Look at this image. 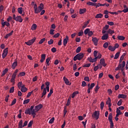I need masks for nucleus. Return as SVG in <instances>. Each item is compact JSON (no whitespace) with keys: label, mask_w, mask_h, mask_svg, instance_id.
I'll use <instances>...</instances> for the list:
<instances>
[{"label":"nucleus","mask_w":128,"mask_h":128,"mask_svg":"<svg viewBox=\"0 0 128 128\" xmlns=\"http://www.w3.org/2000/svg\"><path fill=\"white\" fill-rule=\"evenodd\" d=\"M120 52H118L116 54L114 58V60H116L118 58V56H120Z\"/></svg>","instance_id":"obj_33"},{"label":"nucleus","mask_w":128,"mask_h":128,"mask_svg":"<svg viewBox=\"0 0 128 128\" xmlns=\"http://www.w3.org/2000/svg\"><path fill=\"white\" fill-rule=\"evenodd\" d=\"M84 56V53H79L74 56V62H76V60H82Z\"/></svg>","instance_id":"obj_2"},{"label":"nucleus","mask_w":128,"mask_h":128,"mask_svg":"<svg viewBox=\"0 0 128 128\" xmlns=\"http://www.w3.org/2000/svg\"><path fill=\"white\" fill-rule=\"evenodd\" d=\"M108 43L107 42H106L104 44L103 47L104 48H108Z\"/></svg>","instance_id":"obj_46"},{"label":"nucleus","mask_w":128,"mask_h":128,"mask_svg":"<svg viewBox=\"0 0 128 128\" xmlns=\"http://www.w3.org/2000/svg\"><path fill=\"white\" fill-rule=\"evenodd\" d=\"M108 24H109V26H114V24L112 22H107Z\"/></svg>","instance_id":"obj_56"},{"label":"nucleus","mask_w":128,"mask_h":128,"mask_svg":"<svg viewBox=\"0 0 128 128\" xmlns=\"http://www.w3.org/2000/svg\"><path fill=\"white\" fill-rule=\"evenodd\" d=\"M98 50H94V58H96L97 56H98Z\"/></svg>","instance_id":"obj_54"},{"label":"nucleus","mask_w":128,"mask_h":128,"mask_svg":"<svg viewBox=\"0 0 128 128\" xmlns=\"http://www.w3.org/2000/svg\"><path fill=\"white\" fill-rule=\"evenodd\" d=\"M107 32L108 34H114V31L111 30L110 29H109L108 31Z\"/></svg>","instance_id":"obj_38"},{"label":"nucleus","mask_w":128,"mask_h":128,"mask_svg":"<svg viewBox=\"0 0 128 128\" xmlns=\"http://www.w3.org/2000/svg\"><path fill=\"white\" fill-rule=\"evenodd\" d=\"M126 66V61H123L122 62V66L121 68V70L122 72H124V68Z\"/></svg>","instance_id":"obj_21"},{"label":"nucleus","mask_w":128,"mask_h":128,"mask_svg":"<svg viewBox=\"0 0 128 128\" xmlns=\"http://www.w3.org/2000/svg\"><path fill=\"white\" fill-rule=\"evenodd\" d=\"M84 80H86V82H90V78L88 76H86L84 78Z\"/></svg>","instance_id":"obj_60"},{"label":"nucleus","mask_w":128,"mask_h":128,"mask_svg":"<svg viewBox=\"0 0 128 128\" xmlns=\"http://www.w3.org/2000/svg\"><path fill=\"white\" fill-rule=\"evenodd\" d=\"M118 38L120 40H124L126 38L122 36H118Z\"/></svg>","instance_id":"obj_28"},{"label":"nucleus","mask_w":128,"mask_h":128,"mask_svg":"<svg viewBox=\"0 0 128 128\" xmlns=\"http://www.w3.org/2000/svg\"><path fill=\"white\" fill-rule=\"evenodd\" d=\"M2 28H4V26H10V22H3L2 21Z\"/></svg>","instance_id":"obj_12"},{"label":"nucleus","mask_w":128,"mask_h":128,"mask_svg":"<svg viewBox=\"0 0 128 128\" xmlns=\"http://www.w3.org/2000/svg\"><path fill=\"white\" fill-rule=\"evenodd\" d=\"M41 10H42L38 7V8L34 10V14H39V12H40Z\"/></svg>","instance_id":"obj_34"},{"label":"nucleus","mask_w":128,"mask_h":128,"mask_svg":"<svg viewBox=\"0 0 128 128\" xmlns=\"http://www.w3.org/2000/svg\"><path fill=\"white\" fill-rule=\"evenodd\" d=\"M100 106V108L102 110H104V102H101Z\"/></svg>","instance_id":"obj_42"},{"label":"nucleus","mask_w":128,"mask_h":128,"mask_svg":"<svg viewBox=\"0 0 128 128\" xmlns=\"http://www.w3.org/2000/svg\"><path fill=\"white\" fill-rule=\"evenodd\" d=\"M86 12V8H84L83 9H80V10H79V14H84Z\"/></svg>","instance_id":"obj_17"},{"label":"nucleus","mask_w":128,"mask_h":128,"mask_svg":"<svg viewBox=\"0 0 128 128\" xmlns=\"http://www.w3.org/2000/svg\"><path fill=\"white\" fill-rule=\"evenodd\" d=\"M18 72V70L16 69L15 72L13 73L12 76H16V74Z\"/></svg>","instance_id":"obj_48"},{"label":"nucleus","mask_w":128,"mask_h":128,"mask_svg":"<svg viewBox=\"0 0 128 128\" xmlns=\"http://www.w3.org/2000/svg\"><path fill=\"white\" fill-rule=\"evenodd\" d=\"M18 14H22V8H18Z\"/></svg>","instance_id":"obj_36"},{"label":"nucleus","mask_w":128,"mask_h":128,"mask_svg":"<svg viewBox=\"0 0 128 128\" xmlns=\"http://www.w3.org/2000/svg\"><path fill=\"white\" fill-rule=\"evenodd\" d=\"M108 49L109 50H110L111 52H114V50H116L114 48L112 47V46H108Z\"/></svg>","instance_id":"obj_30"},{"label":"nucleus","mask_w":128,"mask_h":128,"mask_svg":"<svg viewBox=\"0 0 128 128\" xmlns=\"http://www.w3.org/2000/svg\"><path fill=\"white\" fill-rule=\"evenodd\" d=\"M8 72V68H6L3 71L1 76H4Z\"/></svg>","instance_id":"obj_22"},{"label":"nucleus","mask_w":128,"mask_h":128,"mask_svg":"<svg viewBox=\"0 0 128 128\" xmlns=\"http://www.w3.org/2000/svg\"><path fill=\"white\" fill-rule=\"evenodd\" d=\"M14 80H16V76H14V75H12L10 82L13 83V85L14 84Z\"/></svg>","instance_id":"obj_29"},{"label":"nucleus","mask_w":128,"mask_h":128,"mask_svg":"<svg viewBox=\"0 0 128 128\" xmlns=\"http://www.w3.org/2000/svg\"><path fill=\"white\" fill-rule=\"evenodd\" d=\"M22 20L21 16H16V18H15V20L16 22H22Z\"/></svg>","instance_id":"obj_13"},{"label":"nucleus","mask_w":128,"mask_h":128,"mask_svg":"<svg viewBox=\"0 0 128 128\" xmlns=\"http://www.w3.org/2000/svg\"><path fill=\"white\" fill-rule=\"evenodd\" d=\"M90 64H85L82 66V68H90Z\"/></svg>","instance_id":"obj_49"},{"label":"nucleus","mask_w":128,"mask_h":128,"mask_svg":"<svg viewBox=\"0 0 128 128\" xmlns=\"http://www.w3.org/2000/svg\"><path fill=\"white\" fill-rule=\"evenodd\" d=\"M26 114H32V112L30 111V108H27L25 111Z\"/></svg>","instance_id":"obj_25"},{"label":"nucleus","mask_w":128,"mask_h":128,"mask_svg":"<svg viewBox=\"0 0 128 128\" xmlns=\"http://www.w3.org/2000/svg\"><path fill=\"white\" fill-rule=\"evenodd\" d=\"M100 64H102L103 66H106V64L104 62V58H102L100 60Z\"/></svg>","instance_id":"obj_15"},{"label":"nucleus","mask_w":128,"mask_h":128,"mask_svg":"<svg viewBox=\"0 0 128 128\" xmlns=\"http://www.w3.org/2000/svg\"><path fill=\"white\" fill-rule=\"evenodd\" d=\"M96 60H98V58L100 59L102 58V54H100V53H98V56L96 57Z\"/></svg>","instance_id":"obj_59"},{"label":"nucleus","mask_w":128,"mask_h":128,"mask_svg":"<svg viewBox=\"0 0 128 128\" xmlns=\"http://www.w3.org/2000/svg\"><path fill=\"white\" fill-rule=\"evenodd\" d=\"M8 48H6L3 52V54H2V58H4L6 56H8Z\"/></svg>","instance_id":"obj_8"},{"label":"nucleus","mask_w":128,"mask_h":128,"mask_svg":"<svg viewBox=\"0 0 128 128\" xmlns=\"http://www.w3.org/2000/svg\"><path fill=\"white\" fill-rule=\"evenodd\" d=\"M20 90L22 92H26L28 90V88H21Z\"/></svg>","instance_id":"obj_44"},{"label":"nucleus","mask_w":128,"mask_h":128,"mask_svg":"<svg viewBox=\"0 0 128 128\" xmlns=\"http://www.w3.org/2000/svg\"><path fill=\"white\" fill-rule=\"evenodd\" d=\"M32 92H34V90L31 92H29L26 96V98H30V96H32Z\"/></svg>","instance_id":"obj_57"},{"label":"nucleus","mask_w":128,"mask_h":128,"mask_svg":"<svg viewBox=\"0 0 128 128\" xmlns=\"http://www.w3.org/2000/svg\"><path fill=\"white\" fill-rule=\"evenodd\" d=\"M18 127L20 128H23V126H22V120H20V122L18 123Z\"/></svg>","instance_id":"obj_37"},{"label":"nucleus","mask_w":128,"mask_h":128,"mask_svg":"<svg viewBox=\"0 0 128 128\" xmlns=\"http://www.w3.org/2000/svg\"><path fill=\"white\" fill-rule=\"evenodd\" d=\"M92 40L94 46H98V38H92Z\"/></svg>","instance_id":"obj_14"},{"label":"nucleus","mask_w":128,"mask_h":128,"mask_svg":"<svg viewBox=\"0 0 128 128\" xmlns=\"http://www.w3.org/2000/svg\"><path fill=\"white\" fill-rule=\"evenodd\" d=\"M44 40H46V38H43L42 39H41L40 40V41L39 42V44H43L44 42Z\"/></svg>","instance_id":"obj_47"},{"label":"nucleus","mask_w":128,"mask_h":128,"mask_svg":"<svg viewBox=\"0 0 128 128\" xmlns=\"http://www.w3.org/2000/svg\"><path fill=\"white\" fill-rule=\"evenodd\" d=\"M36 37H34V38L28 40V42H25L26 44H27V46H32V44L36 41Z\"/></svg>","instance_id":"obj_6"},{"label":"nucleus","mask_w":128,"mask_h":128,"mask_svg":"<svg viewBox=\"0 0 128 128\" xmlns=\"http://www.w3.org/2000/svg\"><path fill=\"white\" fill-rule=\"evenodd\" d=\"M78 94V91L74 92L72 96V98H74V96H76V94Z\"/></svg>","instance_id":"obj_32"},{"label":"nucleus","mask_w":128,"mask_h":128,"mask_svg":"<svg viewBox=\"0 0 128 128\" xmlns=\"http://www.w3.org/2000/svg\"><path fill=\"white\" fill-rule=\"evenodd\" d=\"M36 28H38V26H36V24H34L32 25L31 30H36Z\"/></svg>","instance_id":"obj_27"},{"label":"nucleus","mask_w":128,"mask_h":128,"mask_svg":"<svg viewBox=\"0 0 128 128\" xmlns=\"http://www.w3.org/2000/svg\"><path fill=\"white\" fill-rule=\"evenodd\" d=\"M108 34H105L102 36V40H108Z\"/></svg>","instance_id":"obj_19"},{"label":"nucleus","mask_w":128,"mask_h":128,"mask_svg":"<svg viewBox=\"0 0 128 128\" xmlns=\"http://www.w3.org/2000/svg\"><path fill=\"white\" fill-rule=\"evenodd\" d=\"M34 106H30V112H32V114L36 116V112H38L40 108H42V104H40L39 105L36 106L34 109Z\"/></svg>","instance_id":"obj_1"},{"label":"nucleus","mask_w":128,"mask_h":128,"mask_svg":"<svg viewBox=\"0 0 128 128\" xmlns=\"http://www.w3.org/2000/svg\"><path fill=\"white\" fill-rule=\"evenodd\" d=\"M84 34L86 35L88 34V36H92V34H94V32L92 31H90V28H86L84 31Z\"/></svg>","instance_id":"obj_4"},{"label":"nucleus","mask_w":128,"mask_h":128,"mask_svg":"<svg viewBox=\"0 0 128 128\" xmlns=\"http://www.w3.org/2000/svg\"><path fill=\"white\" fill-rule=\"evenodd\" d=\"M46 90L48 92H50V86H46V88H44L41 98H44V96L46 94Z\"/></svg>","instance_id":"obj_5"},{"label":"nucleus","mask_w":128,"mask_h":128,"mask_svg":"<svg viewBox=\"0 0 128 128\" xmlns=\"http://www.w3.org/2000/svg\"><path fill=\"white\" fill-rule=\"evenodd\" d=\"M88 60L90 62H96L98 60V59H96V57L92 58V57L88 58Z\"/></svg>","instance_id":"obj_9"},{"label":"nucleus","mask_w":128,"mask_h":128,"mask_svg":"<svg viewBox=\"0 0 128 128\" xmlns=\"http://www.w3.org/2000/svg\"><path fill=\"white\" fill-rule=\"evenodd\" d=\"M22 82H20L18 84V87L19 88V90L22 88Z\"/></svg>","instance_id":"obj_39"},{"label":"nucleus","mask_w":128,"mask_h":128,"mask_svg":"<svg viewBox=\"0 0 128 128\" xmlns=\"http://www.w3.org/2000/svg\"><path fill=\"white\" fill-rule=\"evenodd\" d=\"M54 121V118H52L49 121V124H52Z\"/></svg>","instance_id":"obj_55"},{"label":"nucleus","mask_w":128,"mask_h":128,"mask_svg":"<svg viewBox=\"0 0 128 128\" xmlns=\"http://www.w3.org/2000/svg\"><path fill=\"white\" fill-rule=\"evenodd\" d=\"M54 44V40L50 39V40L48 41V44Z\"/></svg>","instance_id":"obj_51"},{"label":"nucleus","mask_w":128,"mask_h":128,"mask_svg":"<svg viewBox=\"0 0 128 128\" xmlns=\"http://www.w3.org/2000/svg\"><path fill=\"white\" fill-rule=\"evenodd\" d=\"M44 60H46V54H42L41 56V60H40V62H44Z\"/></svg>","instance_id":"obj_20"},{"label":"nucleus","mask_w":128,"mask_h":128,"mask_svg":"<svg viewBox=\"0 0 128 128\" xmlns=\"http://www.w3.org/2000/svg\"><path fill=\"white\" fill-rule=\"evenodd\" d=\"M30 99L26 100L24 101L23 104H28V102H30Z\"/></svg>","instance_id":"obj_50"},{"label":"nucleus","mask_w":128,"mask_h":128,"mask_svg":"<svg viewBox=\"0 0 128 128\" xmlns=\"http://www.w3.org/2000/svg\"><path fill=\"white\" fill-rule=\"evenodd\" d=\"M82 86H86V82L84 81H83L82 82Z\"/></svg>","instance_id":"obj_64"},{"label":"nucleus","mask_w":128,"mask_h":128,"mask_svg":"<svg viewBox=\"0 0 128 128\" xmlns=\"http://www.w3.org/2000/svg\"><path fill=\"white\" fill-rule=\"evenodd\" d=\"M12 34H14V30H12L10 32L6 34L4 38H8L9 36H12Z\"/></svg>","instance_id":"obj_24"},{"label":"nucleus","mask_w":128,"mask_h":128,"mask_svg":"<svg viewBox=\"0 0 128 128\" xmlns=\"http://www.w3.org/2000/svg\"><path fill=\"white\" fill-rule=\"evenodd\" d=\"M110 104V97L108 98V100L106 102V104Z\"/></svg>","instance_id":"obj_62"},{"label":"nucleus","mask_w":128,"mask_h":128,"mask_svg":"<svg viewBox=\"0 0 128 128\" xmlns=\"http://www.w3.org/2000/svg\"><path fill=\"white\" fill-rule=\"evenodd\" d=\"M116 114H122V113L120 112V110L118 109V108H116Z\"/></svg>","instance_id":"obj_52"},{"label":"nucleus","mask_w":128,"mask_h":128,"mask_svg":"<svg viewBox=\"0 0 128 128\" xmlns=\"http://www.w3.org/2000/svg\"><path fill=\"white\" fill-rule=\"evenodd\" d=\"M108 120L110 122V128H114V122H112V113H110L108 115Z\"/></svg>","instance_id":"obj_3"},{"label":"nucleus","mask_w":128,"mask_h":128,"mask_svg":"<svg viewBox=\"0 0 128 128\" xmlns=\"http://www.w3.org/2000/svg\"><path fill=\"white\" fill-rule=\"evenodd\" d=\"M18 66V62L16 61L15 62H13L12 65V70H14L16 67Z\"/></svg>","instance_id":"obj_23"},{"label":"nucleus","mask_w":128,"mask_h":128,"mask_svg":"<svg viewBox=\"0 0 128 128\" xmlns=\"http://www.w3.org/2000/svg\"><path fill=\"white\" fill-rule=\"evenodd\" d=\"M118 98H126V95L124 94H119L118 95Z\"/></svg>","instance_id":"obj_18"},{"label":"nucleus","mask_w":128,"mask_h":128,"mask_svg":"<svg viewBox=\"0 0 128 128\" xmlns=\"http://www.w3.org/2000/svg\"><path fill=\"white\" fill-rule=\"evenodd\" d=\"M122 99L120 100L117 103L118 106H122Z\"/></svg>","instance_id":"obj_61"},{"label":"nucleus","mask_w":128,"mask_h":128,"mask_svg":"<svg viewBox=\"0 0 128 128\" xmlns=\"http://www.w3.org/2000/svg\"><path fill=\"white\" fill-rule=\"evenodd\" d=\"M26 76V72H21L18 75V76Z\"/></svg>","instance_id":"obj_53"},{"label":"nucleus","mask_w":128,"mask_h":128,"mask_svg":"<svg viewBox=\"0 0 128 128\" xmlns=\"http://www.w3.org/2000/svg\"><path fill=\"white\" fill-rule=\"evenodd\" d=\"M123 60L124 59L120 58V60L119 61V64L118 66L116 68L115 70H120V68H122V62Z\"/></svg>","instance_id":"obj_7"},{"label":"nucleus","mask_w":128,"mask_h":128,"mask_svg":"<svg viewBox=\"0 0 128 128\" xmlns=\"http://www.w3.org/2000/svg\"><path fill=\"white\" fill-rule=\"evenodd\" d=\"M64 80L66 84H67V86H70V84H72V82H70V80H68V79L64 76Z\"/></svg>","instance_id":"obj_10"},{"label":"nucleus","mask_w":128,"mask_h":128,"mask_svg":"<svg viewBox=\"0 0 128 128\" xmlns=\"http://www.w3.org/2000/svg\"><path fill=\"white\" fill-rule=\"evenodd\" d=\"M90 24V20L87 21L86 22H84V26H82V28H86L88 24Z\"/></svg>","instance_id":"obj_31"},{"label":"nucleus","mask_w":128,"mask_h":128,"mask_svg":"<svg viewBox=\"0 0 128 128\" xmlns=\"http://www.w3.org/2000/svg\"><path fill=\"white\" fill-rule=\"evenodd\" d=\"M38 8H40L41 10H44V4H42V3H41Z\"/></svg>","instance_id":"obj_43"},{"label":"nucleus","mask_w":128,"mask_h":128,"mask_svg":"<svg viewBox=\"0 0 128 128\" xmlns=\"http://www.w3.org/2000/svg\"><path fill=\"white\" fill-rule=\"evenodd\" d=\"M68 36H66V38L64 40V46H66L68 44Z\"/></svg>","instance_id":"obj_16"},{"label":"nucleus","mask_w":128,"mask_h":128,"mask_svg":"<svg viewBox=\"0 0 128 128\" xmlns=\"http://www.w3.org/2000/svg\"><path fill=\"white\" fill-rule=\"evenodd\" d=\"M16 102V99L14 98L12 102V104L10 105V106H14V104H15Z\"/></svg>","instance_id":"obj_40"},{"label":"nucleus","mask_w":128,"mask_h":128,"mask_svg":"<svg viewBox=\"0 0 128 128\" xmlns=\"http://www.w3.org/2000/svg\"><path fill=\"white\" fill-rule=\"evenodd\" d=\"M94 116L96 120H98V118H100V112L95 111L94 112Z\"/></svg>","instance_id":"obj_11"},{"label":"nucleus","mask_w":128,"mask_h":128,"mask_svg":"<svg viewBox=\"0 0 128 128\" xmlns=\"http://www.w3.org/2000/svg\"><path fill=\"white\" fill-rule=\"evenodd\" d=\"M119 46H120V45L118 44H116L114 48V50H116V48H118Z\"/></svg>","instance_id":"obj_58"},{"label":"nucleus","mask_w":128,"mask_h":128,"mask_svg":"<svg viewBox=\"0 0 128 128\" xmlns=\"http://www.w3.org/2000/svg\"><path fill=\"white\" fill-rule=\"evenodd\" d=\"M33 124H34V121L33 120L30 121V122L28 124V128H30V126H32Z\"/></svg>","instance_id":"obj_45"},{"label":"nucleus","mask_w":128,"mask_h":128,"mask_svg":"<svg viewBox=\"0 0 128 128\" xmlns=\"http://www.w3.org/2000/svg\"><path fill=\"white\" fill-rule=\"evenodd\" d=\"M80 50H82V47L78 46L76 49V54H78L79 52H80Z\"/></svg>","instance_id":"obj_35"},{"label":"nucleus","mask_w":128,"mask_h":128,"mask_svg":"<svg viewBox=\"0 0 128 128\" xmlns=\"http://www.w3.org/2000/svg\"><path fill=\"white\" fill-rule=\"evenodd\" d=\"M60 33H57V34H55L54 36H53V37L54 38H58V36H60Z\"/></svg>","instance_id":"obj_63"},{"label":"nucleus","mask_w":128,"mask_h":128,"mask_svg":"<svg viewBox=\"0 0 128 128\" xmlns=\"http://www.w3.org/2000/svg\"><path fill=\"white\" fill-rule=\"evenodd\" d=\"M14 92V86H12L10 88V93L12 94V92Z\"/></svg>","instance_id":"obj_41"},{"label":"nucleus","mask_w":128,"mask_h":128,"mask_svg":"<svg viewBox=\"0 0 128 128\" xmlns=\"http://www.w3.org/2000/svg\"><path fill=\"white\" fill-rule=\"evenodd\" d=\"M104 16V15L102 14H97L95 16V18H102Z\"/></svg>","instance_id":"obj_26"}]
</instances>
